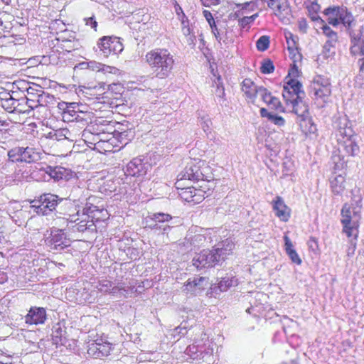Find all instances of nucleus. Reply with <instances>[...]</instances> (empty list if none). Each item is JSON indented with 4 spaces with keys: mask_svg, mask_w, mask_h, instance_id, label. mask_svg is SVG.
<instances>
[{
    "mask_svg": "<svg viewBox=\"0 0 364 364\" xmlns=\"http://www.w3.org/2000/svg\"><path fill=\"white\" fill-rule=\"evenodd\" d=\"M303 85L296 79H286L283 87L282 96L286 102L292 106V112L301 120H305L309 114V105L306 101V93Z\"/></svg>",
    "mask_w": 364,
    "mask_h": 364,
    "instance_id": "obj_1",
    "label": "nucleus"
},
{
    "mask_svg": "<svg viewBox=\"0 0 364 364\" xmlns=\"http://www.w3.org/2000/svg\"><path fill=\"white\" fill-rule=\"evenodd\" d=\"M145 60L157 78L166 79L171 75L175 60L168 50L154 48L146 54Z\"/></svg>",
    "mask_w": 364,
    "mask_h": 364,
    "instance_id": "obj_2",
    "label": "nucleus"
},
{
    "mask_svg": "<svg viewBox=\"0 0 364 364\" xmlns=\"http://www.w3.org/2000/svg\"><path fill=\"white\" fill-rule=\"evenodd\" d=\"M235 244L227 239L213 250H203L197 254L192 260L193 264L198 269L220 264L232 253Z\"/></svg>",
    "mask_w": 364,
    "mask_h": 364,
    "instance_id": "obj_3",
    "label": "nucleus"
},
{
    "mask_svg": "<svg viewBox=\"0 0 364 364\" xmlns=\"http://www.w3.org/2000/svg\"><path fill=\"white\" fill-rule=\"evenodd\" d=\"M341 215V223L343 225L342 232L349 238V243L354 250L356 247L358 236V221L352 217L350 208L348 204L343 206Z\"/></svg>",
    "mask_w": 364,
    "mask_h": 364,
    "instance_id": "obj_4",
    "label": "nucleus"
},
{
    "mask_svg": "<svg viewBox=\"0 0 364 364\" xmlns=\"http://www.w3.org/2000/svg\"><path fill=\"white\" fill-rule=\"evenodd\" d=\"M63 200L57 195L45 193L41 195L38 200H33L32 205L34 212L38 215H48L55 210L58 204Z\"/></svg>",
    "mask_w": 364,
    "mask_h": 364,
    "instance_id": "obj_5",
    "label": "nucleus"
},
{
    "mask_svg": "<svg viewBox=\"0 0 364 364\" xmlns=\"http://www.w3.org/2000/svg\"><path fill=\"white\" fill-rule=\"evenodd\" d=\"M309 94L314 95L317 100L321 99L323 102H326L331 95L330 79L324 75L314 77L310 87Z\"/></svg>",
    "mask_w": 364,
    "mask_h": 364,
    "instance_id": "obj_6",
    "label": "nucleus"
},
{
    "mask_svg": "<svg viewBox=\"0 0 364 364\" xmlns=\"http://www.w3.org/2000/svg\"><path fill=\"white\" fill-rule=\"evenodd\" d=\"M347 119H340L339 125H338V132L340 136L346 137V140L343 141V151L350 156H355L359 153V146L356 142L352 139L353 130L350 127H347Z\"/></svg>",
    "mask_w": 364,
    "mask_h": 364,
    "instance_id": "obj_7",
    "label": "nucleus"
},
{
    "mask_svg": "<svg viewBox=\"0 0 364 364\" xmlns=\"http://www.w3.org/2000/svg\"><path fill=\"white\" fill-rule=\"evenodd\" d=\"M45 243L50 250L60 252L70 245V240L63 229L53 228Z\"/></svg>",
    "mask_w": 364,
    "mask_h": 364,
    "instance_id": "obj_8",
    "label": "nucleus"
},
{
    "mask_svg": "<svg viewBox=\"0 0 364 364\" xmlns=\"http://www.w3.org/2000/svg\"><path fill=\"white\" fill-rule=\"evenodd\" d=\"M100 51L105 57L111 54L117 55L122 52L124 46L121 38L116 36H104L97 43Z\"/></svg>",
    "mask_w": 364,
    "mask_h": 364,
    "instance_id": "obj_9",
    "label": "nucleus"
},
{
    "mask_svg": "<svg viewBox=\"0 0 364 364\" xmlns=\"http://www.w3.org/2000/svg\"><path fill=\"white\" fill-rule=\"evenodd\" d=\"M350 38V53L353 56L364 55V25H359L347 31Z\"/></svg>",
    "mask_w": 364,
    "mask_h": 364,
    "instance_id": "obj_10",
    "label": "nucleus"
},
{
    "mask_svg": "<svg viewBox=\"0 0 364 364\" xmlns=\"http://www.w3.org/2000/svg\"><path fill=\"white\" fill-rule=\"evenodd\" d=\"M325 14L337 16L346 31L356 26L354 16L345 6L328 7L325 10Z\"/></svg>",
    "mask_w": 364,
    "mask_h": 364,
    "instance_id": "obj_11",
    "label": "nucleus"
},
{
    "mask_svg": "<svg viewBox=\"0 0 364 364\" xmlns=\"http://www.w3.org/2000/svg\"><path fill=\"white\" fill-rule=\"evenodd\" d=\"M151 168V166L148 162H144V160L140 158H134L127 164L125 173L132 176L141 177L145 176Z\"/></svg>",
    "mask_w": 364,
    "mask_h": 364,
    "instance_id": "obj_12",
    "label": "nucleus"
},
{
    "mask_svg": "<svg viewBox=\"0 0 364 364\" xmlns=\"http://www.w3.org/2000/svg\"><path fill=\"white\" fill-rule=\"evenodd\" d=\"M204 175L200 171V166L194 163L189 164L178 177V182L183 179H188L193 181H199L203 179Z\"/></svg>",
    "mask_w": 364,
    "mask_h": 364,
    "instance_id": "obj_13",
    "label": "nucleus"
},
{
    "mask_svg": "<svg viewBox=\"0 0 364 364\" xmlns=\"http://www.w3.org/2000/svg\"><path fill=\"white\" fill-rule=\"evenodd\" d=\"M112 346L109 342L100 343L96 341L89 344L87 353L95 358L107 356L110 353Z\"/></svg>",
    "mask_w": 364,
    "mask_h": 364,
    "instance_id": "obj_14",
    "label": "nucleus"
},
{
    "mask_svg": "<svg viewBox=\"0 0 364 364\" xmlns=\"http://www.w3.org/2000/svg\"><path fill=\"white\" fill-rule=\"evenodd\" d=\"M46 319V312L42 307H31L25 316V321L28 324H42Z\"/></svg>",
    "mask_w": 364,
    "mask_h": 364,
    "instance_id": "obj_15",
    "label": "nucleus"
},
{
    "mask_svg": "<svg viewBox=\"0 0 364 364\" xmlns=\"http://www.w3.org/2000/svg\"><path fill=\"white\" fill-rule=\"evenodd\" d=\"M208 284V278L205 277L190 278L184 285V290L192 294H197L205 289Z\"/></svg>",
    "mask_w": 364,
    "mask_h": 364,
    "instance_id": "obj_16",
    "label": "nucleus"
},
{
    "mask_svg": "<svg viewBox=\"0 0 364 364\" xmlns=\"http://www.w3.org/2000/svg\"><path fill=\"white\" fill-rule=\"evenodd\" d=\"M321 30L323 35L328 38L324 43L323 50L326 53H328V55H330L333 53L331 52V49L334 48L338 43V33L333 31L328 25H323L321 27Z\"/></svg>",
    "mask_w": 364,
    "mask_h": 364,
    "instance_id": "obj_17",
    "label": "nucleus"
},
{
    "mask_svg": "<svg viewBox=\"0 0 364 364\" xmlns=\"http://www.w3.org/2000/svg\"><path fill=\"white\" fill-rule=\"evenodd\" d=\"M273 210L275 215L284 222L289 220L291 214L290 208L284 203L280 196H277L274 201Z\"/></svg>",
    "mask_w": 364,
    "mask_h": 364,
    "instance_id": "obj_18",
    "label": "nucleus"
},
{
    "mask_svg": "<svg viewBox=\"0 0 364 364\" xmlns=\"http://www.w3.org/2000/svg\"><path fill=\"white\" fill-rule=\"evenodd\" d=\"M259 88L260 87L256 85L250 78L245 79L242 82V90L245 93V97L252 102H255Z\"/></svg>",
    "mask_w": 364,
    "mask_h": 364,
    "instance_id": "obj_19",
    "label": "nucleus"
},
{
    "mask_svg": "<svg viewBox=\"0 0 364 364\" xmlns=\"http://www.w3.org/2000/svg\"><path fill=\"white\" fill-rule=\"evenodd\" d=\"M75 215H70V218L67 220L68 226H69V223L72 225L71 229L73 232H82L87 229H92L93 230V227H95L93 221L91 220V224H88L89 221H87L86 219H83L80 220L79 223L73 225L74 223H75L77 220H78V218H75ZM68 228H70L68 227Z\"/></svg>",
    "mask_w": 364,
    "mask_h": 364,
    "instance_id": "obj_20",
    "label": "nucleus"
},
{
    "mask_svg": "<svg viewBox=\"0 0 364 364\" xmlns=\"http://www.w3.org/2000/svg\"><path fill=\"white\" fill-rule=\"evenodd\" d=\"M237 284V279L235 277H225L212 288L216 294L226 291L229 288Z\"/></svg>",
    "mask_w": 364,
    "mask_h": 364,
    "instance_id": "obj_21",
    "label": "nucleus"
},
{
    "mask_svg": "<svg viewBox=\"0 0 364 364\" xmlns=\"http://www.w3.org/2000/svg\"><path fill=\"white\" fill-rule=\"evenodd\" d=\"M50 175H46V180L53 178L55 181L68 179V170L62 166H47ZM45 179V178H43Z\"/></svg>",
    "mask_w": 364,
    "mask_h": 364,
    "instance_id": "obj_22",
    "label": "nucleus"
},
{
    "mask_svg": "<svg viewBox=\"0 0 364 364\" xmlns=\"http://www.w3.org/2000/svg\"><path fill=\"white\" fill-rule=\"evenodd\" d=\"M334 176H332L330 179L331 187L332 191L336 194H341L345 189V177L343 173L337 174L334 172Z\"/></svg>",
    "mask_w": 364,
    "mask_h": 364,
    "instance_id": "obj_23",
    "label": "nucleus"
},
{
    "mask_svg": "<svg viewBox=\"0 0 364 364\" xmlns=\"http://www.w3.org/2000/svg\"><path fill=\"white\" fill-rule=\"evenodd\" d=\"M200 192H201L200 190H197L193 187H188L182 189L180 196L186 201L198 203L203 197V196L198 194Z\"/></svg>",
    "mask_w": 364,
    "mask_h": 364,
    "instance_id": "obj_24",
    "label": "nucleus"
},
{
    "mask_svg": "<svg viewBox=\"0 0 364 364\" xmlns=\"http://www.w3.org/2000/svg\"><path fill=\"white\" fill-rule=\"evenodd\" d=\"M23 159H20L21 161L31 163L41 159V153L33 147H22Z\"/></svg>",
    "mask_w": 364,
    "mask_h": 364,
    "instance_id": "obj_25",
    "label": "nucleus"
},
{
    "mask_svg": "<svg viewBox=\"0 0 364 364\" xmlns=\"http://www.w3.org/2000/svg\"><path fill=\"white\" fill-rule=\"evenodd\" d=\"M285 251L292 262L296 264H301V259L296 250L293 248V245L287 235L284 236Z\"/></svg>",
    "mask_w": 364,
    "mask_h": 364,
    "instance_id": "obj_26",
    "label": "nucleus"
},
{
    "mask_svg": "<svg viewBox=\"0 0 364 364\" xmlns=\"http://www.w3.org/2000/svg\"><path fill=\"white\" fill-rule=\"evenodd\" d=\"M203 14L211 28V32L213 33L218 43H220L223 38L222 36H220L219 28L218 27V25L216 24L212 14L208 10H204L203 11Z\"/></svg>",
    "mask_w": 364,
    "mask_h": 364,
    "instance_id": "obj_27",
    "label": "nucleus"
},
{
    "mask_svg": "<svg viewBox=\"0 0 364 364\" xmlns=\"http://www.w3.org/2000/svg\"><path fill=\"white\" fill-rule=\"evenodd\" d=\"M91 112L79 109L78 113H77L74 118L73 123L77 124V126L82 129L91 121Z\"/></svg>",
    "mask_w": 364,
    "mask_h": 364,
    "instance_id": "obj_28",
    "label": "nucleus"
},
{
    "mask_svg": "<svg viewBox=\"0 0 364 364\" xmlns=\"http://www.w3.org/2000/svg\"><path fill=\"white\" fill-rule=\"evenodd\" d=\"M65 331L62 329L59 323L53 328L52 339L55 345H64L66 341Z\"/></svg>",
    "mask_w": 364,
    "mask_h": 364,
    "instance_id": "obj_29",
    "label": "nucleus"
},
{
    "mask_svg": "<svg viewBox=\"0 0 364 364\" xmlns=\"http://www.w3.org/2000/svg\"><path fill=\"white\" fill-rule=\"evenodd\" d=\"M39 92L41 93H37V100L36 102L38 103V105H52L55 102V97L50 95L48 92H45L42 90H40Z\"/></svg>",
    "mask_w": 364,
    "mask_h": 364,
    "instance_id": "obj_30",
    "label": "nucleus"
},
{
    "mask_svg": "<svg viewBox=\"0 0 364 364\" xmlns=\"http://www.w3.org/2000/svg\"><path fill=\"white\" fill-rule=\"evenodd\" d=\"M73 108L68 109V111L63 115V120L65 122H74V118L78 113L80 105L77 102H73Z\"/></svg>",
    "mask_w": 364,
    "mask_h": 364,
    "instance_id": "obj_31",
    "label": "nucleus"
},
{
    "mask_svg": "<svg viewBox=\"0 0 364 364\" xmlns=\"http://www.w3.org/2000/svg\"><path fill=\"white\" fill-rule=\"evenodd\" d=\"M216 88L215 90V97L218 98V102L220 105H222L225 101V88L223 85V82H221V78L219 77L217 79V81L215 82Z\"/></svg>",
    "mask_w": 364,
    "mask_h": 364,
    "instance_id": "obj_32",
    "label": "nucleus"
},
{
    "mask_svg": "<svg viewBox=\"0 0 364 364\" xmlns=\"http://www.w3.org/2000/svg\"><path fill=\"white\" fill-rule=\"evenodd\" d=\"M47 165L46 166H42L39 168H36L35 170L32 172L33 178H36V181H49L50 180L43 179L46 178V175H50L48 170L46 169Z\"/></svg>",
    "mask_w": 364,
    "mask_h": 364,
    "instance_id": "obj_33",
    "label": "nucleus"
},
{
    "mask_svg": "<svg viewBox=\"0 0 364 364\" xmlns=\"http://www.w3.org/2000/svg\"><path fill=\"white\" fill-rule=\"evenodd\" d=\"M332 163L333 164V169L336 171H343L346 166V162L340 154H333L331 157Z\"/></svg>",
    "mask_w": 364,
    "mask_h": 364,
    "instance_id": "obj_34",
    "label": "nucleus"
},
{
    "mask_svg": "<svg viewBox=\"0 0 364 364\" xmlns=\"http://www.w3.org/2000/svg\"><path fill=\"white\" fill-rule=\"evenodd\" d=\"M109 294L115 295L119 297H121L122 296H127V294H128V290L126 289V287H124V284H119L117 286H115L112 284V286H111V289Z\"/></svg>",
    "mask_w": 364,
    "mask_h": 364,
    "instance_id": "obj_35",
    "label": "nucleus"
},
{
    "mask_svg": "<svg viewBox=\"0 0 364 364\" xmlns=\"http://www.w3.org/2000/svg\"><path fill=\"white\" fill-rule=\"evenodd\" d=\"M172 219V216L168 213H155L151 216V220L155 223H164L168 222Z\"/></svg>",
    "mask_w": 364,
    "mask_h": 364,
    "instance_id": "obj_36",
    "label": "nucleus"
},
{
    "mask_svg": "<svg viewBox=\"0 0 364 364\" xmlns=\"http://www.w3.org/2000/svg\"><path fill=\"white\" fill-rule=\"evenodd\" d=\"M269 36H262L259 38V39L256 42V46L258 50L259 51H265L268 49L269 46Z\"/></svg>",
    "mask_w": 364,
    "mask_h": 364,
    "instance_id": "obj_37",
    "label": "nucleus"
},
{
    "mask_svg": "<svg viewBox=\"0 0 364 364\" xmlns=\"http://www.w3.org/2000/svg\"><path fill=\"white\" fill-rule=\"evenodd\" d=\"M16 104H18V101L11 97H10L8 99L2 100L1 102L2 107L9 112H13L15 111Z\"/></svg>",
    "mask_w": 364,
    "mask_h": 364,
    "instance_id": "obj_38",
    "label": "nucleus"
},
{
    "mask_svg": "<svg viewBox=\"0 0 364 364\" xmlns=\"http://www.w3.org/2000/svg\"><path fill=\"white\" fill-rule=\"evenodd\" d=\"M9 158L13 161H21L20 159H23L22 147H15L8 152Z\"/></svg>",
    "mask_w": 364,
    "mask_h": 364,
    "instance_id": "obj_39",
    "label": "nucleus"
},
{
    "mask_svg": "<svg viewBox=\"0 0 364 364\" xmlns=\"http://www.w3.org/2000/svg\"><path fill=\"white\" fill-rule=\"evenodd\" d=\"M274 70V65L269 59H266L262 63L260 72L263 74H270Z\"/></svg>",
    "mask_w": 364,
    "mask_h": 364,
    "instance_id": "obj_40",
    "label": "nucleus"
},
{
    "mask_svg": "<svg viewBox=\"0 0 364 364\" xmlns=\"http://www.w3.org/2000/svg\"><path fill=\"white\" fill-rule=\"evenodd\" d=\"M319 9L320 6L317 3H312L309 6H308L309 16L312 21H315L320 19V17L318 15Z\"/></svg>",
    "mask_w": 364,
    "mask_h": 364,
    "instance_id": "obj_41",
    "label": "nucleus"
},
{
    "mask_svg": "<svg viewBox=\"0 0 364 364\" xmlns=\"http://www.w3.org/2000/svg\"><path fill=\"white\" fill-rule=\"evenodd\" d=\"M111 286H112V282L108 280H102L98 283L96 287L100 292L109 294L111 289Z\"/></svg>",
    "mask_w": 364,
    "mask_h": 364,
    "instance_id": "obj_42",
    "label": "nucleus"
},
{
    "mask_svg": "<svg viewBox=\"0 0 364 364\" xmlns=\"http://www.w3.org/2000/svg\"><path fill=\"white\" fill-rule=\"evenodd\" d=\"M258 16V14H255L250 16H244L238 20L239 26L241 28H245L248 25L252 23Z\"/></svg>",
    "mask_w": 364,
    "mask_h": 364,
    "instance_id": "obj_43",
    "label": "nucleus"
},
{
    "mask_svg": "<svg viewBox=\"0 0 364 364\" xmlns=\"http://www.w3.org/2000/svg\"><path fill=\"white\" fill-rule=\"evenodd\" d=\"M259 96L261 97L262 100L265 102L267 105L269 104L273 96L272 95L271 92L265 87L260 86V88L259 89Z\"/></svg>",
    "mask_w": 364,
    "mask_h": 364,
    "instance_id": "obj_44",
    "label": "nucleus"
},
{
    "mask_svg": "<svg viewBox=\"0 0 364 364\" xmlns=\"http://www.w3.org/2000/svg\"><path fill=\"white\" fill-rule=\"evenodd\" d=\"M61 116L64 115L68 111V109L73 108V102H60L57 105Z\"/></svg>",
    "mask_w": 364,
    "mask_h": 364,
    "instance_id": "obj_45",
    "label": "nucleus"
},
{
    "mask_svg": "<svg viewBox=\"0 0 364 364\" xmlns=\"http://www.w3.org/2000/svg\"><path fill=\"white\" fill-rule=\"evenodd\" d=\"M182 32L183 35L187 38V41L189 44H193L196 37L191 35V31L188 25L182 26Z\"/></svg>",
    "mask_w": 364,
    "mask_h": 364,
    "instance_id": "obj_46",
    "label": "nucleus"
},
{
    "mask_svg": "<svg viewBox=\"0 0 364 364\" xmlns=\"http://www.w3.org/2000/svg\"><path fill=\"white\" fill-rule=\"evenodd\" d=\"M205 241H206V237L203 235L198 234V235H196L193 237V239L191 240V243L194 246H200V245H203L204 243L205 242Z\"/></svg>",
    "mask_w": 364,
    "mask_h": 364,
    "instance_id": "obj_47",
    "label": "nucleus"
},
{
    "mask_svg": "<svg viewBox=\"0 0 364 364\" xmlns=\"http://www.w3.org/2000/svg\"><path fill=\"white\" fill-rule=\"evenodd\" d=\"M269 121L277 126H283L285 123V120L282 117L274 113L270 116Z\"/></svg>",
    "mask_w": 364,
    "mask_h": 364,
    "instance_id": "obj_48",
    "label": "nucleus"
},
{
    "mask_svg": "<svg viewBox=\"0 0 364 364\" xmlns=\"http://www.w3.org/2000/svg\"><path fill=\"white\" fill-rule=\"evenodd\" d=\"M226 26H227V25L225 24V26L223 27L225 31H223L222 29V26L220 27V28H219V31L220 33V36H222V38H223L221 41H223V42L225 44H228L229 42L232 41V36H228V31L226 29Z\"/></svg>",
    "mask_w": 364,
    "mask_h": 364,
    "instance_id": "obj_49",
    "label": "nucleus"
},
{
    "mask_svg": "<svg viewBox=\"0 0 364 364\" xmlns=\"http://www.w3.org/2000/svg\"><path fill=\"white\" fill-rule=\"evenodd\" d=\"M150 228L152 230L162 231V233L167 232L171 229V227L169 225H160V224H159V223H156L154 225H151Z\"/></svg>",
    "mask_w": 364,
    "mask_h": 364,
    "instance_id": "obj_50",
    "label": "nucleus"
},
{
    "mask_svg": "<svg viewBox=\"0 0 364 364\" xmlns=\"http://www.w3.org/2000/svg\"><path fill=\"white\" fill-rule=\"evenodd\" d=\"M96 210H97L96 206H94V205L86 206L82 210V214L86 215L88 218H91L92 219L94 218V216L92 215L91 214H92L94 213V211Z\"/></svg>",
    "mask_w": 364,
    "mask_h": 364,
    "instance_id": "obj_51",
    "label": "nucleus"
},
{
    "mask_svg": "<svg viewBox=\"0 0 364 364\" xmlns=\"http://www.w3.org/2000/svg\"><path fill=\"white\" fill-rule=\"evenodd\" d=\"M268 105L272 108L278 109L281 107V102L278 98L273 96Z\"/></svg>",
    "mask_w": 364,
    "mask_h": 364,
    "instance_id": "obj_52",
    "label": "nucleus"
},
{
    "mask_svg": "<svg viewBox=\"0 0 364 364\" xmlns=\"http://www.w3.org/2000/svg\"><path fill=\"white\" fill-rule=\"evenodd\" d=\"M86 25L90 26L95 31L97 30V22L95 21L94 17H90L88 18H85Z\"/></svg>",
    "mask_w": 364,
    "mask_h": 364,
    "instance_id": "obj_53",
    "label": "nucleus"
},
{
    "mask_svg": "<svg viewBox=\"0 0 364 364\" xmlns=\"http://www.w3.org/2000/svg\"><path fill=\"white\" fill-rule=\"evenodd\" d=\"M307 27H308V25L306 23V21L304 18H301V20H299V28L300 31L305 33L306 31Z\"/></svg>",
    "mask_w": 364,
    "mask_h": 364,
    "instance_id": "obj_54",
    "label": "nucleus"
},
{
    "mask_svg": "<svg viewBox=\"0 0 364 364\" xmlns=\"http://www.w3.org/2000/svg\"><path fill=\"white\" fill-rule=\"evenodd\" d=\"M363 58L358 60V64L360 67V75L364 76V55H360Z\"/></svg>",
    "mask_w": 364,
    "mask_h": 364,
    "instance_id": "obj_55",
    "label": "nucleus"
},
{
    "mask_svg": "<svg viewBox=\"0 0 364 364\" xmlns=\"http://www.w3.org/2000/svg\"><path fill=\"white\" fill-rule=\"evenodd\" d=\"M328 22L329 24H331L333 26H336L341 23L339 18L337 16H335L333 18L329 17Z\"/></svg>",
    "mask_w": 364,
    "mask_h": 364,
    "instance_id": "obj_56",
    "label": "nucleus"
},
{
    "mask_svg": "<svg viewBox=\"0 0 364 364\" xmlns=\"http://www.w3.org/2000/svg\"><path fill=\"white\" fill-rule=\"evenodd\" d=\"M35 100L33 99H27L26 105L29 108H31L32 110L34 109V108L38 107V103L35 104Z\"/></svg>",
    "mask_w": 364,
    "mask_h": 364,
    "instance_id": "obj_57",
    "label": "nucleus"
},
{
    "mask_svg": "<svg viewBox=\"0 0 364 364\" xmlns=\"http://www.w3.org/2000/svg\"><path fill=\"white\" fill-rule=\"evenodd\" d=\"M40 90H41V87H39V89H35L33 87H29L27 89V92H28V95H36L37 96V93H41L39 92Z\"/></svg>",
    "mask_w": 364,
    "mask_h": 364,
    "instance_id": "obj_58",
    "label": "nucleus"
},
{
    "mask_svg": "<svg viewBox=\"0 0 364 364\" xmlns=\"http://www.w3.org/2000/svg\"><path fill=\"white\" fill-rule=\"evenodd\" d=\"M259 112H260L261 117H266L268 119H269L270 116L272 114L271 112H269L268 110L265 108H261Z\"/></svg>",
    "mask_w": 364,
    "mask_h": 364,
    "instance_id": "obj_59",
    "label": "nucleus"
},
{
    "mask_svg": "<svg viewBox=\"0 0 364 364\" xmlns=\"http://www.w3.org/2000/svg\"><path fill=\"white\" fill-rule=\"evenodd\" d=\"M287 43L288 45V50L290 53H293L294 51V48H296V46H293L292 41H289V38L287 37Z\"/></svg>",
    "mask_w": 364,
    "mask_h": 364,
    "instance_id": "obj_60",
    "label": "nucleus"
},
{
    "mask_svg": "<svg viewBox=\"0 0 364 364\" xmlns=\"http://www.w3.org/2000/svg\"><path fill=\"white\" fill-rule=\"evenodd\" d=\"M7 275L5 272L0 271V284H4L7 281Z\"/></svg>",
    "mask_w": 364,
    "mask_h": 364,
    "instance_id": "obj_61",
    "label": "nucleus"
},
{
    "mask_svg": "<svg viewBox=\"0 0 364 364\" xmlns=\"http://www.w3.org/2000/svg\"><path fill=\"white\" fill-rule=\"evenodd\" d=\"M289 38V41H292L293 46H296V40L298 39L297 36H294L292 33H289V36L286 35V38Z\"/></svg>",
    "mask_w": 364,
    "mask_h": 364,
    "instance_id": "obj_62",
    "label": "nucleus"
},
{
    "mask_svg": "<svg viewBox=\"0 0 364 364\" xmlns=\"http://www.w3.org/2000/svg\"><path fill=\"white\" fill-rule=\"evenodd\" d=\"M183 19L181 21L182 26L188 25V18L185 16L184 14H183Z\"/></svg>",
    "mask_w": 364,
    "mask_h": 364,
    "instance_id": "obj_63",
    "label": "nucleus"
},
{
    "mask_svg": "<svg viewBox=\"0 0 364 364\" xmlns=\"http://www.w3.org/2000/svg\"><path fill=\"white\" fill-rule=\"evenodd\" d=\"M298 73V70L296 68H293L291 71L289 73V75H294V74L297 73Z\"/></svg>",
    "mask_w": 364,
    "mask_h": 364,
    "instance_id": "obj_64",
    "label": "nucleus"
}]
</instances>
